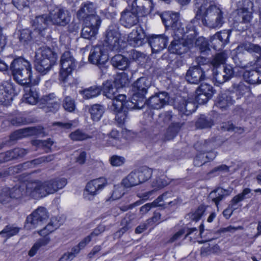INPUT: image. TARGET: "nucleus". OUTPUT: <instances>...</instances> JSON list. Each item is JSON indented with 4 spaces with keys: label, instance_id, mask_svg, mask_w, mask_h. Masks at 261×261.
Returning a JSON list of instances; mask_svg holds the SVG:
<instances>
[{
    "label": "nucleus",
    "instance_id": "f257e3e1",
    "mask_svg": "<svg viewBox=\"0 0 261 261\" xmlns=\"http://www.w3.org/2000/svg\"><path fill=\"white\" fill-rule=\"evenodd\" d=\"M67 184L66 179L57 178L46 180L43 182L39 180L30 181L27 185H16L9 192L11 201L13 198L21 197L25 193L34 198L43 197L53 194L63 188Z\"/></svg>",
    "mask_w": 261,
    "mask_h": 261
},
{
    "label": "nucleus",
    "instance_id": "f03ea898",
    "mask_svg": "<svg viewBox=\"0 0 261 261\" xmlns=\"http://www.w3.org/2000/svg\"><path fill=\"white\" fill-rule=\"evenodd\" d=\"M195 18L201 19L202 23L213 29L220 28L224 22L223 12L216 5L209 4L208 0H195Z\"/></svg>",
    "mask_w": 261,
    "mask_h": 261
},
{
    "label": "nucleus",
    "instance_id": "7ed1b4c3",
    "mask_svg": "<svg viewBox=\"0 0 261 261\" xmlns=\"http://www.w3.org/2000/svg\"><path fill=\"white\" fill-rule=\"evenodd\" d=\"M152 0H135L131 8H127L121 13L120 22L126 28H130L139 22V17L145 16L152 10Z\"/></svg>",
    "mask_w": 261,
    "mask_h": 261
},
{
    "label": "nucleus",
    "instance_id": "20e7f679",
    "mask_svg": "<svg viewBox=\"0 0 261 261\" xmlns=\"http://www.w3.org/2000/svg\"><path fill=\"white\" fill-rule=\"evenodd\" d=\"M253 4L250 0L239 2L237 9L233 12L234 27L239 31L246 30L253 18Z\"/></svg>",
    "mask_w": 261,
    "mask_h": 261
},
{
    "label": "nucleus",
    "instance_id": "39448f33",
    "mask_svg": "<svg viewBox=\"0 0 261 261\" xmlns=\"http://www.w3.org/2000/svg\"><path fill=\"white\" fill-rule=\"evenodd\" d=\"M10 70L14 80L20 85L30 84L32 81L31 66L29 62L19 57L11 63Z\"/></svg>",
    "mask_w": 261,
    "mask_h": 261
},
{
    "label": "nucleus",
    "instance_id": "423d86ee",
    "mask_svg": "<svg viewBox=\"0 0 261 261\" xmlns=\"http://www.w3.org/2000/svg\"><path fill=\"white\" fill-rule=\"evenodd\" d=\"M36 70L42 75L46 74L57 60V55L49 47L39 48L35 57Z\"/></svg>",
    "mask_w": 261,
    "mask_h": 261
},
{
    "label": "nucleus",
    "instance_id": "0eeeda50",
    "mask_svg": "<svg viewBox=\"0 0 261 261\" xmlns=\"http://www.w3.org/2000/svg\"><path fill=\"white\" fill-rule=\"evenodd\" d=\"M49 18L54 24L64 27L70 21L71 16L65 8L53 6L50 7Z\"/></svg>",
    "mask_w": 261,
    "mask_h": 261
},
{
    "label": "nucleus",
    "instance_id": "6e6552de",
    "mask_svg": "<svg viewBox=\"0 0 261 261\" xmlns=\"http://www.w3.org/2000/svg\"><path fill=\"white\" fill-rule=\"evenodd\" d=\"M61 70L60 80L66 82L68 76L75 69L76 62L71 53L69 51H65L62 55L60 60Z\"/></svg>",
    "mask_w": 261,
    "mask_h": 261
},
{
    "label": "nucleus",
    "instance_id": "1a4fd4ad",
    "mask_svg": "<svg viewBox=\"0 0 261 261\" xmlns=\"http://www.w3.org/2000/svg\"><path fill=\"white\" fill-rule=\"evenodd\" d=\"M49 22L50 21L49 16L46 15L37 16L32 21L33 31L39 36L41 41H43L42 40L45 37V32Z\"/></svg>",
    "mask_w": 261,
    "mask_h": 261
},
{
    "label": "nucleus",
    "instance_id": "9d476101",
    "mask_svg": "<svg viewBox=\"0 0 261 261\" xmlns=\"http://www.w3.org/2000/svg\"><path fill=\"white\" fill-rule=\"evenodd\" d=\"M169 101V96L166 92L155 93L147 100H145V104L150 108L155 110L163 108L165 106L168 105Z\"/></svg>",
    "mask_w": 261,
    "mask_h": 261
},
{
    "label": "nucleus",
    "instance_id": "9b49d317",
    "mask_svg": "<svg viewBox=\"0 0 261 261\" xmlns=\"http://www.w3.org/2000/svg\"><path fill=\"white\" fill-rule=\"evenodd\" d=\"M150 86V81L145 77L138 79L133 85L132 90L134 92V98L136 97L142 100H145V95Z\"/></svg>",
    "mask_w": 261,
    "mask_h": 261
},
{
    "label": "nucleus",
    "instance_id": "f8f14e48",
    "mask_svg": "<svg viewBox=\"0 0 261 261\" xmlns=\"http://www.w3.org/2000/svg\"><path fill=\"white\" fill-rule=\"evenodd\" d=\"M231 30H225L211 37L210 45L215 50H220L229 42Z\"/></svg>",
    "mask_w": 261,
    "mask_h": 261
},
{
    "label": "nucleus",
    "instance_id": "ddd939ff",
    "mask_svg": "<svg viewBox=\"0 0 261 261\" xmlns=\"http://www.w3.org/2000/svg\"><path fill=\"white\" fill-rule=\"evenodd\" d=\"M14 91V85L10 80L4 81L0 84V104L8 105L12 100V94Z\"/></svg>",
    "mask_w": 261,
    "mask_h": 261
},
{
    "label": "nucleus",
    "instance_id": "4468645a",
    "mask_svg": "<svg viewBox=\"0 0 261 261\" xmlns=\"http://www.w3.org/2000/svg\"><path fill=\"white\" fill-rule=\"evenodd\" d=\"M205 78V72L199 65L190 67L186 75L187 82L194 84H198L200 82L203 81Z\"/></svg>",
    "mask_w": 261,
    "mask_h": 261
},
{
    "label": "nucleus",
    "instance_id": "2eb2a0df",
    "mask_svg": "<svg viewBox=\"0 0 261 261\" xmlns=\"http://www.w3.org/2000/svg\"><path fill=\"white\" fill-rule=\"evenodd\" d=\"M148 42L153 53H157L166 47L168 38L163 35H153L149 38Z\"/></svg>",
    "mask_w": 261,
    "mask_h": 261
},
{
    "label": "nucleus",
    "instance_id": "dca6fc26",
    "mask_svg": "<svg viewBox=\"0 0 261 261\" xmlns=\"http://www.w3.org/2000/svg\"><path fill=\"white\" fill-rule=\"evenodd\" d=\"M41 100L42 102L45 105L49 111L56 112L60 107L61 100L54 93L43 96Z\"/></svg>",
    "mask_w": 261,
    "mask_h": 261
},
{
    "label": "nucleus",
    "instance_id": "f3484780",
    "mask_svg": "<svg viewBox=\"0 0 261 261\" xmlns=\"http://www.w3.org/2000/svg\"><path fill=\"white\" fill-rule=\"evenodd\" d=\"M245 51L251 54L254 58L261 56V46L258 44L246 42L240 44L236 48L238 54H244Z\"/></svg>",
    "mask_w": 261,
    "mask_h": 261
},
{
    "label": "nucleus",
    "instance_id": "a211bd4d",
    "mask_svg": "<svg viewBox=\"0 0 261 261\" xmlns=\"http://www.w3.org/2000/svg\"><path fill=\"white\" fill-rule=\"evenodd\" d=\"M174 197L172 191L166 192L154 200V204H158L159 207L164 208L167 207L168 206L175 205L177 204L178 200L176 199L171 200Z\"/></svg>",
    "mask_w": 261,
    "mask_h": 261
},
{
    "label": "nucleus",
    "instance_id": "6ab92c4d",
    "mask_svg": "<svg viewBox=\"0 0 261 261\" xmlns=\"http://www.w3.org/2000/svg\"><path fill=\"white\" fill-rule=\"evenodd\" d=\"M120 34L117 30L109 28L107 32L106 42L110 48L113 50H118L120 48Z\"/></svg>",
    "mask_w": 261,
    "mask_h": 261
},
{
    "label": "nucleus",
    "instance_id": "aec40b11",
    "mask_svg": "<svg viewBox=\"0 0 261 261\" xmlns=\"http://www.w3.org/2000/svg\"><path fill=\"white\" fill-rule=\"evenodd\" d=\"M145 39V35L140 29L133 30L128 35L127 41L130 45L134 47H139L143 44Z\"/></svg>",
    "mask_w": 261,
    "mask_h": 261
},
{
    "label": "nucleus",
    "instance_id": "412c9836",
    "mask_svg": "<svg viewBox=\"0 0 261 261\" xmlns=\"http://www.w3.org/2000/svg\"><path fill=\"white\" fill-rule=\"evenodd\" d=\"M230 192L228 190L224 189L222 188L218 187L212 191L209 195V198L215 204V207H217V211H219V205L225 197L229 195Z\"/></svg>",
    "mask_w": 261,
    "mask_h": 261
},
{
    "label": "nucleus",
    "instance_id": "4be33fe9",
    "mask_svg": "<svg viewBox=\"0 0 261 261\" xmlns=\"http://www.w3.org/2000/svg\"><path fill=\"white\" fill-rule=\"evenodd\" d=\"M251 197V190L245 188L242 193L235 196L230 202L229 207L233 211L241 206L240 202L244 200Z\"/></svg>",
    "mask_w": 261,
    "mask_h": 261
},
{
    "label": "nucleus",
    "instance_id": "5701e85b",
    "mask_svg": "<svg viewBox=\"0 0 261 261\" xmlns=\"http://www.w3.org/2000/svg\"><path fill=\"white\" fill-rule=\"evenodd\" d=\"M174 24L175 25V28H171V29L174 31V36L177 38L185 37L186 34L189 32H194L192 25L189 24L186 26L181 22L179 18Z\"/></svg>",
    "mask_w": 261,
    "mask_h": 261
},
{
    "label": "nucleus",
    "instance_id": "b1692460",
    "mask_svg": "<svg viewBox=\"0 0 261 261\" xmlns=\"http://www.w3.org/2000/svg\"><path fill=\"white\" fill-rule=\"evenodd\" d=\"M175 107L181 114L186 116L189 115L193 112H194L196 108L195 104L194 102L187 101L184 99H181L180 101L176 103Z\"/></svg>",
    "mask_w": 261,
    "mask_h": 261
},
{
    "label": "nucleus",
    "instance_id": "393cba45",
    "mask_svg": "<svg viewBox=\"0 0 261 261\" xmlns=\"http://www.w3.org/2000/svg\"><path fill=\"white\" fill-rule=\"evenodd\" d=\"M161 17L166 28L171 29L175 28V25L174 24L178 20L179 15L177 12L166 11L161 15Z\"/></svg>",
    "mask_w": 261,
    "mask_h": 261
},
{
    "label": "nucleus",
    "instance_id": "a878e982",
    "mask_svg": "<svg viewBox=\"0 0 261 261\" xmlns=\"http://www.w3.org/2000/svg\"><path fill=\"white\" fill-rule=\"evenodd\" d=\"M98 191V179H94L90 181L87 184L85 190L84 192V197L85 199L91 200L97 195Z\"/></svg>",
    "mask_w": 261,
    "mask_h": 261
},
{
    "label": "nucleus",
    "instance_id": "bb28decb",
    "mask_svg": "<svg viewBox=\"0 0 261 261\" xmlns=\"http://www.w3.org/2000/svg\"><path fill=\"white\" fill-rule=\"evenodd\" d=\"M48 218L47 213H31L26 219L27 223L31 224L33 227L41 225L46 221Z\"/></svg>",
    "mask_w": 261,
    "mask_h": 261
},
{
    "label": "nucleus",
    "instance_id": "cd10ccee",
    "mask_svg": "<svg viewBox=\"0 0 261 261\" xmlns=\"http://www.w3.org/2000/svg\"><path fill=\"white\" fill-rule=\"evenodd\" d=\"M185 37L186 36L177 38L175 37L174 40L172 41L169 46L170 51L173 54H182L186 51L187 46L184 43V40L186 39Z\"/></svg>",
    "mask_w": 261,
    "mask_h": 261
},
{
    "label": "nucleus",
    "instance_id": "c85d7f7f",
    "mask_svg": "<svg viewBox=\"0 0 261 261\" xmlns=\"http://www.w3.org/2000/svg\"><path fill=\"white\" fill-rule=\"evenodd\" d=\"M234 100L231 96L226 93L220 94L216 101V106L222 111L226 110L230 106L233 105Z\"/></svg>",
    "mask_w": 261,
    "mask_h": 261
},
{
    "label": "nucleus",
    "instance_id": "c756f323",
    "mask_svg": "<svg viewBox=\"0 0 261 261\" xmlns=\"http://www.w3.org/2000/svg\"><path fill=\"white\" fill-rule=\"evenodd\" d=\"M217 144L213 139L205 140L203 141L197 142L194 146L196 149L199 152L213 150L217 147Z\"/></svg>",
    "mask_w": 261,
    "mask_h": 261
},
{
    "label": "nucleus",
    "instance_id": "7c9ffc66",
    "mask_svg": "<svg viewBox=\"0 0 261 261\" xmlns=\"http://www.w3.org/2000/svg\"><path fill=\"white\" fill-rule=\"evenodd\" d=\"M246 81L250 84L261 83V70H251L246 71L243 74Z\"/></svg>",
    "mask_w": 261,
    "mask_h": 261
},
{
    "label": "nucleus",
    "instance_id": "2f4dec72",
    "mask_svg": "<svg viewBox=\"0 0 261 261\" xmlns=\"http://www.w3.org/2000/svg\"><path fill=\"white\" fill-rule=\"evenodd\" d=\"M62 223V221L60 218L58 219L57 218H52L49 223L43 229L40 230L38 233L40 236H47L49 233L57 229Z\"/></svg>",
    "mask_w": 261,
    "mask_h": 261
},
{
    "label": "nucleus",
    "instance_id": "473e14b6",
    "mask_svg": "<svg viewBox=\"0 0 261 261\" xmlns=\"http://www.w3.org/2000/svg\"><path fill=\"white\" fill-rule=\"evenodd\" d=\"M19 40L23 44H28L35 40L36 41L40 40L39 36L34 31L29 29H23L20 31Z\"/></svg>",
    "mask_w": 261,
    "mask_h": 261
},
{
    "label": "nucleus",
    "instance_id": "72a5a7b5",
    "mask_svg": "<svg viewBox=\"0 0 261 261\" xmlns=\"http://www.w3.org/2000/svg\"><path fill=\"white\" fill-rule=\"evenodd\" d=\"M111 63L113 67L122 70L126 69L129 65L127 58L120 54L112 57Z\"/></svg>",
    "mask_w": 261,
    "mask_h": 261
},
{
    "label": "nucleus",
    "instance_id": "f704fd0d",
    "mask_svg": "<svg viewBox=\"0 0 261 261\" xmlns=\"http://www.w3.org/2000/svg\"><path fill=\"white\" fill-rule=\"evenodd\" d=\"M139 176L136 170L132 171L122 180V184L125 188L136 186L140 184Z\"/></svg>",
    "mask_w": 261,
    "mask_h": 261
},
{
    "label": "nucleus",
    "instance_id": "c9c22d12",
    "mask_svg": "<svg viewBox=\"0 0 261 261\" xmlns=\"http://www.w3.org/2000/svg\"><path fill=\"white\" fill-rule=\"evenodd\" d=\"M214 125L213 119L204 115H200L195 123L196 128L200 129L210 128Z\"/></svg>",
    "mask_w": 261,
    "mask_h": 261
},
{
    "label": "nucleus",
    "instance_id": "e433bc0d",
    "mask_svg": "<svg viewBox=\"0 0 261 261\" xmlns=\"http://www.w3.org/2000/svg\"><path fill=\"white\" fill-rule=\"evenodd\" d=\"M145 105V100H142L138 97L134 99V95H133L132 100L124 102V110L125 109L127 110H140L143 108Z\"/></svg>",
    "mask_w": 261,
    "mask_h": 261
},
{
    "label": "nucleus",
    "instance_id": "4c0bfd02",
    "mask_svg": "<svg viewBox=\"0 0 261 261\" xmlns=\"http://www.w3.org/2000/svg\"><path fill=\"white\" fill-rule=\"evenodd\" d=\"M38 98V92L35 89L33 88H30L23 97V101L25 103L32 105H35L37 102Z\"/></svg>",
    "mask_w": 261,
    "mask_h": 261
},
{
    "label": "nucleus",
    "instance_id": "58836bf2",
    "mask_svg": "<svg viewBox=\"0 0 261 261\" xmlns=\"http://www.w3.org/2000/svg\"><path fill=\"white\" fill-rule=\"evenodd\" d=\"M50 238L48 236L39 239L32 246L29 252V255L30 256H33L36 253L37 250L41 247L48 244L50 241Z\"/></svg>",
    "mask_w": 261,
    "mask_h": 261
},
{
    "label": "nucleus",
    "instance_id": "ea45409f",
    "mask_svg": "<svg viewBox=\"0 0 261 261\" xmlns=\"http://www.w3.org/2000/svg\"><path fill=\"white\" fill-rule=\"evenodd\" d=\"M95 10V8L92 3L85 4L78 11L77 15L79 17L84 18L86 16L92 15Z\"/></svg>",
    "mask_w": 261,
    "mask_h": 261
},
{
    "label": "nucleus",
    "instance_id": "a19ab883",
    "mask_svg": "<svg viewBox=\"0 0 261 261\" xmlns=\"http://www.w3.org/2000/svg\"><path fill=\"white\" fill-rule=\"evenodd\" d=\"M227 58V55L226 51L217 54L212 59L211 64L214 68H218L221 65L225 63Z\"/></svg>",
    "mask_w": 261,
    "mask_h": 261
},
{
    "label": "nucleus",
    "instance_id": "79ce46f5",
    "mask_svg": "<svg viewBox=\"0 0 261 261\" xmlns=\"http://www.w3.org/2000/svg\"><path fill=\"white\" fill-rule=\"evenodd\" d=\"M220 250L219 247L216 244L205 243L201 249V254L203 256H207L213 253H216Z\"/></svg>",
    "mask_w": 261,
    "mask_h": 261
},
{
    "label": "nucleus",
    "instance_id": "37998d69",
    "mask_svg": "<svg viewBox=\"0 0 261 261\" xmlns=\"http://www.w3.org/2000/svg\"><path fill=\"white\" fill-rule=\"evenodd\" d=\"M117 87H113L110 83H105L102 87L103 94L110 99H113L117 92Z\"/></svg>",
    "mask_w": 261,
    "mask_h": 261
},
{
    "label": "nucleus",
    "instance_id": "c03bdc74",
    "mask_svg": "<svg viewBox=\"0 0 261 261\" xmlns=\"http://www.w3.org/2000/svg\"><path fill=\"white\" fill-rule=\"evenodd\" d=\"M234 92L238 95V98L245 95L246 94H249L250 92L249 87L244 84L243 82H240L238 84L233 85Z\"/></svg>",
    "mask_w": 261,
    "mask_h": 261
},
{
    "label": "nucleus",
    "instance_id": "a18cd8bd",
    "mask_svg": "<svg viewBox=\"0 0 261 261\" xmlns=\"http://www.w3.org/2000/svg\"><path fill=\"white\" fill-rule=\"evenodd\" d=\"M136 171L139 176L140 184L149 179L152 173V170L147 167H142Z\"/></svg>",
    "mask_w": 261,
    "mask_h": 261
},
{
    "label": "nucleus",
    "instance_id": "49530a36",
    "mask_svg": "<svg viewBox=\"0 0 261 261\" xmlns=\"http://www.w3.org/2000/svg\"><path fill=\"white\" fill-rule=\"evenodd\" d=\"M170 182V180L169 179H166L163 176L153 180L151 184V187L158 191L167 186Z\"/></svg>",
    "mask_w": 261,
    "mask_h": 261
},
{
    "label": "nucleus",
    "instance_id": "de8ad7c7",
    "mask_svg": "<svg viewBox=\"0 0 261 261\" xmlns=\"http://www.w3.org/2000/svg\"><path fill=\"white\" fill-rule=\"evenodd\" d=\"M96 34L97 31L96 29L92 27H85L82 30L81 36L85 39L95 40Z\"/></svg>",
    "mask_w": 261,
    "mask_h": 261
},
{
    "label": "nucleus",
    "instance_id": "09e8293b",
    "mask_svg": "<svg viewBox=\"0 0 261 261\" xmlns=\"http://www.w3.org/2000/svg\"><path fill=\"white\" fill-rule=\"evenodd\" d=\"M80 93L85 99H90L98 95V87L97 86H91L80 91Z\"/></svg>",
    "mask_w": 261,
    "mask_h": 261
},
{
    "label": "nucleus",
    "instance_id": "8fccbe9b",
    "mask_svg": "<svg viewBox=\"0 0 261 261\" xmlns=\"http://www.w3.org/2000/svg\"><path fill=\"white\" fill-rule=\"evenodd\" d=\"M115 83L118 88L128 85L129 84L128 75L123 72L118 74L115 79Z\"/></svg>",
    "mask_w": 261,
    "mask_h": 261
},
{
    "label": "nucleus",
    "instance_id": "3c124183",
    "mask_svg": "<svg viewBox=\"0 0 261 261\" xmlns=\"http://www.w3.org/2000/svg\"><path fill=\"white\" fill-rule=\"evenodd\" d=\"M106 138L108 145L116 146L120 138L119 132L116 129H113Z\"/></svg>",
    "mask_w": 261,
    "mask_h": 261
},
{
    "label": "nucleus",
    "instance_id": "603ef678",
    "mask_svg": "<svg viewBox=\"0 0 261 261\" xmlns=\"http://www.w3.org/2000/svg\"><path fill=\"white\" fill-rule=\"evenodd\" d=\"M19 228L13 226L7 225L0 232V234L3 235L4 237L9 238L18 233Z\"/></svg>",
    "mask_w": 261,
    "mask_h": 261
},
{
    "label": "nucleus",
    "instance_id": "864d4df0",
    "mask_svg": "<svg viewBox=\"0 0 261 261\" xmlns=\"http://www.w3.org/2000/svg\"><path fill=\"white\" fill-rule=\"evenodd\" d=\"M125 186L122 183L121 185L115 186L110 199L114 200L120 198L125 192Z\"/></svg>",
    "mask_w": 261,
    "mask_h": 261
},
{
    "label": "nucleus",
    "instance_id": "5fc2aeb1",
    "mask_svg": "<svg viewBox=\"0 0 261 261\" xmlns=\"http://www.w3.org/2000/svg\"><path fill=\"white\" fill-rule=\"evenodd\" d=\"M179 124L178 123L173 124L171 126H169L165 134V139L169 141L173 139L176 136L179 130Z\"/></svg>",
    "mask_w": 261,
    "mask_h": 261
},
{
    "label": "nucleus",
    "instance_id": "6e6d98bb",
    "mask_svg": "<svg viewBox=\"0 0 261 261\" xmlns=\"http://www.w3.org/2000/svg\"><path fill=\"white\" fill-rule=\"evenodd\" d=\"M10 123L15 126H20L25 125L30 122V120L22 115L19 114L10 120Z\"/></svg>",
    "mask_w": 261,
    "mask_h": 261
},
{
    "label": "nucleus",
    "instance_id": "4d7b16f0",
    "mask_svg": "<svg viewBox=\"0 0 261 261\" xmlns=\"http://www.w3.org/2000/svg\"><path fill=\"white\" fill-rule=\"evenodd\" d=\"M24 133L30 136H43L44 129L41 126L28 127L23 130Z\"/></svg>",
    "mask_w": 261,
    "mask_h": 261
},
{
    "label": "nucleus",
    "instance_id": "13d9d810",
    "mask_svg": "<svg viewBox=\"0 0 261 261\" xmlns=\"http://www.w3.org/2000/svg\"><path fill=\"white\" fill-rule=\"evenodd\" d=\"M63 107L66 111L73 112L75 109L74 99L70 96H66L63 101Z\"/></svg>",
    "mask_w": 261,
    "mask_h": 261
},
{
    "label": "nucleus",
    "instance_id": "bf43d9fd",
    "mask_svg": "<svg viewBox=\"0 0 261 261\" xmlns=\"http://www.w3.org/2000/svg\"><path fill=\"white\" fill-rule=\"evenodd\" d=\"M195 45L198 47L201 53H204L210 50L207 41L203 37H199L195 41Z\"/></svg>",
    "mask_w": 261,
    "mask_h": 261
},
{
    "label": "nucleus",
    "instance_id": "052dcab7",
    "mask_svg": "<svg viewBox=\"0 0 261 261\" xmlns=\"http://www.w3.org/2000/svg\"><path fill=\"white\" fill-rule=\"evenodd\" d=\"M200 93L212 96L213 94V87L207 84H202L197 89Z\"/></svg>",
    "mask_w": 261,
    "mask_h": 261
},
{
    "label": "nucleus",
    "instance_id": "680f3d73",
    "mask_svg": "<svg viewBox=\"0 0 261 261\" xmlns=\"http://www.w3.org/2000/svg\"><path fill=\"white\" fill-rule=\"evenodd\" d=\"M32 163V162H26L23 164H20L14 167H11L9 168L8 170L4 171V172H7L8 173V176L11 174L17 173H19L22 168H25Z\"/></svg>",
    "mask_w": 261,
    "mask_h": 261
},
{
    "label": "nucleus",
    "instance_id": "e2e57ef3",
    "mask_svg": "<svg viewBox=\"0 0 261 261\" xmlns=\"http://www.w3.org/2000/svg\"><path fill=\"white\" fill-rule=\"evenodd\" d=\"M173 117V115L171 111H166L159 115V121L164 124H168L172 120Z\"/></svg>",
    "mask_w": 261,
    "mask_h": 261
},
{
    "label": "nucleus",
    "instance_id": "0e129e2a",
    "mask_svg": "<svg viewBox=\"0 0 261 261\" xmlns=\"http://www.w3.org/2000/svg\"><path fill=\"white\" fill-rule=\"evenodd\" d=\"M213 78L217 83L220 84L227 81L223 72L222 73L218 71L217 68H214L213 69Z\"/></svg>",
    "mask_w": 261,
    "mask_h": 261
},
{
    "label": "nucleus",
    "instance_id": "69168bd1",
    "mask_svg": "<svg viewBox=\"0 0 261 261\" xmlns=\"http://www.w3.org/2000/svg\"><path fill=\"white\" fill-rule=\"evenodd\" d=\"M10 188L5 187L0 190V202L7 203L11 202L10 197L9 194Z\"/></svg>",
    "mask_w": 261,
    "mask_h": 261
},
{
    "label": "nucleus",
    "instance_id": "338daca9",
    "mask_svg": "<svg viewBox=\"0 0 261 261\" xmlns=\"http://www.w3.org/2000/svg\"><path fill=\"white\" fill-rule=\"evenodd\" d=\"M211 97L209 95L201 94L198 90H196L195 100L198 104L203 105L206 103Z\"/></svg>",
    "mask_w": 261,
    "mask_h": 261
},
{
    "label": "nucleus",
    "instance_id": "774afa93",
    "mask_svg": "<svg viewBox=\"0 0 261 261\" xmlns=\"http://www.w3.org/2000/svg\"><path fill=\"white\" fill-rule=\"evenodd\" d=\"M69 136L73 141H82L87 138V135L79 129L71 133Z\"/></svg>",
    "mask_w": 261,
    "mask_h": 261
}]
</instances>
